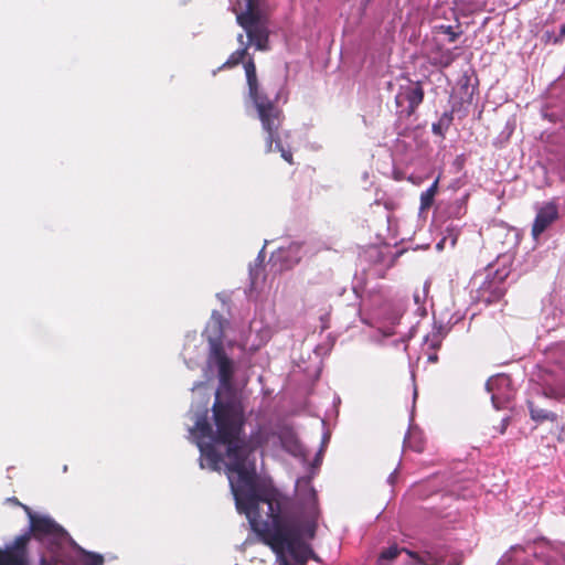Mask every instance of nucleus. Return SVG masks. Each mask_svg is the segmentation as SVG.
<instances>
[{
	"mask_svg": "<svg viewBox=\"0 0 565 565\" xmlns=\"http://www.w3.org/2000/svg\"><path fill=\"white\" fill-rule=\"evenodd\" d=\"M215 430L205 417L195 423L194 431L201 457L211 470L220 471L224 462L223 455L213 443L202 441L210 438L212 441L226 446L225 463L231 490L235 503L242 504V497L247 494L248 500L254 498V488L258 484L255 463H246V445L242 438L245 427V414L242 405L234 399L223 401L216 393L212 406Z\"/></svg>",
	"mask_w": 565,
	"mask_h": 565,
	"instance_id": "f257e3e1",
	"label": "nucleus"
},
{
	"mask_svg": "<svg viewBox=\"0 0 565 565\" xmlns=\"http://www.w3.org/2000/svg\"><path fill=\"white\" fill-rule=\"evenodd\" d=\"M242 504L235 503L239 513L248 519L254 532L274 553L288 552L297 565H306L309 559L319 561L311 546L303 541L315 539L317 521H300L298 518L284 515L281 500L277 492L254 488L253 500L243 495Z\"/></svg>",
	"mask_w": 565,
	"mask_h": 565,
	"instance_id": "f03ea898",
	"label": "nucleus"
},
{
	"mask_svg": "<svg viewBox=\"0 0 565 565\" xmlns=\"http://www.w3.org/2000/svg\"><path fill=\"white\" fill-rule=\"evenodd\" d=\"M236 22L246 32L248 42L259 51L269 49L270 9L264 0H233Z\"/></svg>",
	"mask_w": 565,
	"mask_h": 565,
	"instance_id": "7ed1b4c3",
	"label": "nucleus"
},
{
	"mask_svg": "<svg viewBox=\"0 0 565 565\" xmlns=\"http://www.w3.org/2000/svg\"><path fill=\"white\" fill-rule=\"evenodd\" d=\"M244 68L248 96L257 109L263 129L268 134V141H281L284 137L280 132L284 120L282 110L260 89L253 57L245 61Z\"/></svg>",
	"mask_w": 565,
	"mask_h": 565,
	"instance_id": "20e7f679",
	"label": "nucleus"
},
{
	"mask_svg": "<svg viewBox=\"0 0 565 565\" xmlns=\"http://www.w3.org/2000/svg\"><path fill=\"white\" fill-rule=\"evenodd\" d=\"M424 95L425 93L420 82L412 83L407 86H401L395 96V104L398 108V118H411L418 106L423 103Z\"/></svg>",
	"mask_w": 565,
	"mask_h": 565,
	"instance_id": "39448f33",
	"label": "nucleus"
},
{
	"mask_svg": "<svg viewBox=\"0 0 565 565\" xmlns=\"http://www.w3.org/2000/svg\"><path fill=\"white\" fill-rule=\"evenodd\" d=\"M210 360L218 367V377L223 386H228L232 382L234 367L232 360L226 355L222 342V337L209 338Z\"/></svg>",
	"mask_w": 565,
	"mask_h": 565,
	"instance_id": "423d86ee",
	"label": "nucleus"
},
{
	"mask_svg": "<svg viewBox=\"0 0 565 565\" xmlns=\"http://www.w3.org/2000/svg\"><path fill=\"white\" fill-rule=\"evenodd\" d=\"M558 217L557 204L554 201L546 202L536 212L531 230L532 237L537 239Z\"/></svg>",
	"mask_w": 565,
	"mask_h": 565,
	"instance_id": "0eeeda50",
	"label": "nucleus"
},
{
	"mask_svg": "<svg viewBox=\"0 0 565 565\" xmlns=\"http://www.w3.org/2000/svg\"><path fill=\"white\" fill-rule=\"evenodd\" d=\"M507 277L508 271L505 269H497L492 279L483 281L480 286V295L484 301L495 302L505 295L503 282Z\"/></svg>",
	"mask_w": 565,
	"mask_h": 565,
	"instance_id": "6e6552de",
	"label": "nucleus"
},
{
	"mask_svg": "<svg viewBox=\"0 0 565 565\" xmlns=\"http://www.w3.org/2000/svg\"><path fill=\"white\" fill-rule=\"evenodd\" d=\"M428 62L436 67L446 68L452 64L457 55L452 50L444 47L439 43H434L426 54Z\"/></svg>",
	"mask_w": 565,
	"mask_h": 565,
	"instance_id": "1a4fd4ad",
	"label": "nucleus"
},
{
	"mask_svg": "<svg viewBox=\"0 0 565 565\" xmlns=\"http://www.w3.org/2000/svg\"><path fill=\"white\" fill-rule=\"evenodd\" d=\"M509 384L510 379L507 375H497L490 377L486 383L488 392L491 393L492 404L497 409L501 408L502 403L505 402L508 398V396L501 394L499 391L502 387L509 386Z\"/></svg>",
	"mask_w": 565,
	"mask_h": 565,
	"instance_id": "9d476101",
	"label": "nucleus"
},
{
	"mask_svg": "<svg viewBox=\"0 0 565 565\" xmlns=\"http://www.w3.org/2000/svg\"><path fill=\"white\" fill-rule=\"evenodd\" d=\"M31 530L36 535H51L60 530V525L45 516L31 515Z\"/></svg>",
	"mask_w": 565,
	"mask_h": 565,
	"instance_id": "9b49d317",
	"label": "nucleus"
},
{
	"mask_svg": "<svg viewBox=\"0 0 565 565\" xmlns=\"http://www.w3.org/2000/svg\"><path fill=\"white\" fill-rule=\"evenodd\" d=\"M269 440V433L259 428L257 431L253 433L249 436L248 440H245L246 445V459L248 458L249 454L255 451L256 449L263 447L266 445ZM247 465H250L252 462H248L246 460Z\"/></svg>",
	"mask_w": 565,
	"mask_h": 565,
	"instance_id": "f8f14e48",
	"label": "nucleus"
},
{
	"mask_svg": "<svg viewBox=\"0 0 565 565\" xmlns=\"http://www.w3.org/2000/svg\"><path fill=\"white\" fill-rule=\"evenodd\" d=\"M0 565H25V554L12 547L0 551Z\"/></svg>",
	"mask_w": 565,
	"mask_h": 565,
	"instance_id": "ddd939ff",
	"label": "nucleus"
},
{
	"mask_svg": "<svg viewBox=\"0 0 565 565\" xmlns=\"http://www.w3.org/2000/svg\"><path fill=\"white\" fill-rule=\"evenodd\" d=\"M452 113L445 111L438 119L437 122L433 124V132L436 137L445 138L446 131L452 126Z\"/></svg>",
	"mask_w": 565,
	"mask_h": 565,
	"instance_id": "4468645a",
	"label": "nucleus"
},
{
	"mask_svg": "<svg viewBox=\"0 0 565 565\" xmlns=\"http://www.w3.org/2000/svg\"><path fill=\"white\" fill-rule=\"evenodd\" d=\"M529 411L531 418L536 423H543V422H556L557 415L553 412L540 408L534 405V403L529 402Z\"/></svg>",
	"mask_w": 565,
	"mask_h": 565,
	"instance_id": "2eb2a0df",
	"label": "nucleus"
},
{
	"mask_svg": "<svg viewBox=\"0 0 565 565\" xmlns=\"http://www.w3.org/2000/svg\"><path fill=\"white\" fill-rule=\"evenodd\" d=\"M408 551L407 548H398L396 545L390 546L388 548L381 552L377 564L390 565L402 552Z\"/></svg>",
	"mask_w": 565,
	"mask_h": 565,
	"instance_id": "dca6fc26",
	"label": "nucleus"
},
{
	"mask_svg": "<svg viewBox=\"0 0 565 565\" xmlns=\"http://www.w3.org/2000/svg\"><path fill=\"white\" fill-rule=\"evenodd\" d=\"M540 381L542 382L544 395L547 397H555L556 392L553 385L555 384V381L553 379V375L547 370L541 371L539 375Z\"/></svg>",
	"mask_w": 565,
	"mask_h": 565,
	"instance_id": "f3484780",
	"label": "nucleus"
},
{
	"mask_svg": "<svg viewBox=\"0 0 565 565\" xmlns=\"http://www.w3.org/2000/svg\"><path fill=\"white\" fill-rule=\"evenodd\" d=\"M247 55V47H243L233 52L228 58L223 63L221 68H232L243 63Z\"/></svg>",
	"mask_w": 565,
	"mask_h": 565,
	"instance_id": "a211bd4d",
	"label": "nucleus"
},
{
	"mask_svg": "<svg viewBox=\"0 0 565 565\" xmlns=\"http://www.w3.org/2000/svg\"><path fill=\"white\" fill-rule=\"evenodd\" d=\"M407 555L415 561L416 565H437V561L430 554L420 555L413 551H406Z\"/></svg>",
	"mask_w": 565,
	"mask_h": 565,
	"instance_id": "6ab92c4d",
	"label": "nucleus"
},
{
	"mask_svg": "<svg viewBox=\"0 0 565 565\" xmlns=\"http://www.w3.org/2000/svg\"><path fill=\"white\" fill-rule=\"evenodd\" d=\"M269 151H280L281 157L288 162L292 163V153L290 149H286L284 143H269Z\"/></svg>",
	"mask_w": 565,
	"mask_h": 565,
	"instance_id": "aec40b11",
	"label": "nucleus"
},
{
	"mask_svg": "<svg viewBox=\"0 0 565 565\" xmlns=\"http://www.w3.org/2000/svg\"><path fill=\"white\" fill-rule=\"evenodd\" d=\"M439 32L448 35L449 42H455L460 35V32L454 31L451 25H439L436 28Z\"/></svg>",
	"mask_w": 565,
	"mask_h": 565,
	"instance_id": "412c9836",
	"label": "nucleus"
},
{
	"mask_svg": "<svg viewBox=\"0 0 565 565\" xmlns=\"http://www.w3.org/2000/svg\"><path fill=\"white\" fill-rule=\"evenodd\" d=\"M29 542L28 535H20L15 539L14 545L12 548L22 552L23 554H26V544Z\"/></svg>",
	"mask_w": 565,
	"mask_h": 565,
	"instance_id": "4be33fe9",
	"label": "nucleus"
},
{
	"mask_svg": "<svg viewBox=\"0 0 565 565\" xmlns=\"http://www.w3.org/2000/svg\"><path fill=\"white\" fill-rule=\"evenodd\" d=\"M434 199H435V196H433L431 194H428L427 192L424 191L420 194V210L422 211L428 210L433 205Z\"/></svg>",
	"mask_w": 565,
	"mask_h": 565,
	"instance_id": "5701e85b",
	"label": "nucleus"
},
{
	"mask_svg": "<svg viewBox=\"0 0 565 565\" xmlns=\"http://www.w3.org/2000/svg\"><path fill=\"white\" fill-rule=\"evenodd\" d=\"M413 438H414V436H409V438L406 440L407 446L417 452H422L424 449L423 444L420 441H418V443H415V445H413Z\"/></svg>",
	"mask_w": 565,
	"mask_h": 565,
	"instance_id": "b1692460",
	"label": "nucleus"
},
{
	"mask_svg": "<svg viewBox=\"0 0 565 565\" xmlns=\"http://www.w3.org/2000/svg\"><path fill=\"white\" fill-rule=\"evenodd\" d=\"M510 419L508 417L503 418L500 423V426L495 428L500 435H503L509 426Z\"/></svg>",
	"mask_w": 565,
	"mask_h": 565,
	"instance_id": "393cba45",
	"label": "nucleus"
},
{
	"mask_svg": "<svg viewBox=\"0 0 565 565\" xmlns=\"http://www.w3.org/2000/svg\"><path fill=\"white\" fill-rule=\"evenodd\" d=\"M438 182H439V177L433 182V184L425 192L435 196L438 191Z\"/></svg>",
	"mask_w": 565,
	"mask_h": 565,
	"instance_id": "a878e982",
	"label": "nucleus"
},
{
	"mask_svg": "<svg viewBox=\"0 0 565 565\" xmlns=\"http://www.w3.org/2000/svg\"><path fill=\"white\" fill-rule=\"evenodd\" d=\"M438 182H439V177L433 182V184L425 192L435 196L438 191Z\"/></svg>",
	"mask_w": 565,
	"mask_h": 565,
	"instance_id": "bb28decb",
	"label": "nucleus"
},
{
	"mask_svg": "<svg viewBox=\"0 0 565 565\" xmlns=\"http://www.w3.org/2000/svg\"><path fill=\"white\" fill-rule=\"evenodd\" d=\"M454 164L456 166L458 171L461 170L463 164H465V157L463 156H458L455 159Z\"/></svg>",
	"mask_w": 565,
	"mask_h": 565,
	"instance_id": "cd10ccee",
	"label": "nucleus"
},
{
	"mask_svg": "<svg viewBox=\"0 0 565 565\" xmlns=\"http://www.w3.org/2000/svg\"><path fill=\"white\" fill-rule=\"evenodd\" d=\"M7 501L13 505H17V507H22L24 508L26 511L29 510V508L26 505H23L18 498L15 497H12V498H8Z\"/></svg>",
	"mask_w": 565,
	"mask_h": 565,
	"instance_id": "c85d7f7f",
	"label": "nucleus"
},
{
	"mask_svg": "<svg viewBox=\"0 0 565 565\" xmlns=\"http://www.w3.org/2000/svg\"><path fill=\"white\" fill-rule=\"evenodd\" d=\"M565 38V24L561 26L559 35L554 39V43H559Z\"/></svg>",
	"mask_w": 565,
	"mask_h": 565,
	"instance_id": "c756f323",
	"label": "nucleus"
},
{
	"mask_svg": "<svg viewBox=\"0 0 565 565\" xmlns=\"http://www.w3.org/2000/svg\"><path fill=\"white\" fill-rule=\"evenodd\" d=\"M435 338H436V341H433L430 343V348L434 350H437L440 347V340L437 334L435 335Z\"/></svg>",
	"mask_w": 565,
	"mask_h": 565,
	"instance_id": "7c9ffc66",
	"label": "nucleus"
},
{
	"mask_svg": "<svg viewBox=\"0 0 565 565\" xmlns=\"http://www.w3.org/2000/svg\"><path fill=\"white\" fill-rule=\"evenodd\" d=\"M279 557V565H292L290 564L287 558L284 556V554L281 555H277Z\"/></svg>",
	"mask_w": 565,
	"mask_h": 565,
	"instance_id": "2f4dec72",
	"label": "nucleus"
},
{
	"mask_svg": "<svg viewBox=\"0 0 565 565\" xmlns=\"http://www.w3.org/2000/svg\"><path fill=\"white\" fill-rule=\"evenodd\" d=\"M428 359H429V361L435 362V361H437V355H436V354H434V355H429V358H428Z\"/></svg>",
	"mask_w": 565,
	"mask_h": 565,
	"instance_id": "473e14b6",
	"label": "nucleus"
},
{
	"mask_svg": "<svg viewBox=\"0 0 565 565\" xmlns=\"http://www.w3.org/2000/svg\"><path fill=\"white\" fill-rule=\"evenodd\" d=\"M238 41H239V42H243V34H239V35H238Z\"/></svg>",
	"mask_w": 565,
	"mask_h": 565,
	"instance_id": "72a5a7b5",
	"label": "nucleus"
}]
</instances>
